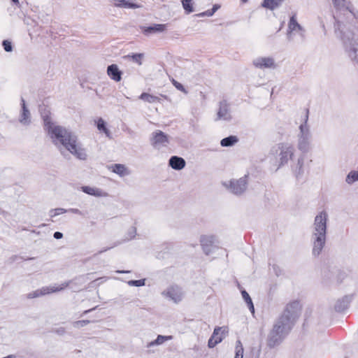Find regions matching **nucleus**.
<instances>
[{"label": "nucleus", "mask_w": 358, "mask_h": 358, "mask_svg": "<svg viewBox=\"0 0 358 358\" xmlns=\"http://www.w3.org/2000/svg\"><path fill=\"white\" fill-rule=\"evenodd\" d=\"M336 10L334 14L335 34L342 41L350 59L358 66V38L355 37L357 19L346 0H332Z\"/></svg>", "instance_id": "nucleus-1"}, {"label": "nucleus", "mask_w": 358, "mask_h": 358, "mask_svg": "<svg viewBox=\"0 0 358 358\" xmlns=\"http://www.w3.org/2000/svg\"><path fill=\"white\" fill-rule=\"evenodd\" d=\"M44 123V129L52 140V143L57 146L62 154V149L69 151L76 158L85 160L87 155L85 148L78 142L77 136L62 126L55 125L48 115H42Z\"/></svg>", "instance_id": "nucleus-2"}, {"label": "nucleus", "mask_w": 358, "mask_h": 358, "mask_svg": "<svg viewBox=\"0 0 358 358\" xmlns=\"http://www.w3.org/2000/svg\"><path fill=\"white\" fill-rule=\"evenodd\" d=\"M328 213L325 210L318 213L315 217L310 236L312 255L318 257L322 252L327 243Z\"/></svg>", "instance_id": "nucleus-3"}, {"label": "nucleus", "mask_w": 358, "mask_h": 358, "mask_svg": "<svg viewBox=\"0 0 358 358\" xmlns=\"http://www.w3.org/2000/svg\"><path fill=\"white\" fill-rule=\"evenodd\" d=\"M301 310V306L298 300L288 303L275 321L272 329L287 337L299 319Z\"/></svg>", "instance_id": "nucleus-4"}, {"label": "nucleus", "mask_w": 358, "mask_h": 358, "mask_svg": "<svg viewBox=\"0 0 358 358\" xmlns=\"http://www.w3.org/2000/svg\"><path fill=\"white\" fill-rule=\"evenodd\" d=\"M294 148L288 143H280L273 145L269 152V157L275 159L276 170L288 163L292 159Z\"/></svg>", "instance_id": "nucleus-5"}, {"label": "nucleus", "mask_w": 358, "mask_h": 358, "mask_svg": "<svg viewBox=\"0 0 358 358\" xmlns=\"http://www.w3.org/2000/svg\"><path fill=\"white\" fill-rule=\"evenodd\" d=\"M308 109L306 110L304 121L299 126V133L297 135L298 143L297 148L304 155L307 153L310 147L311 133L309 126L308 125Z\"/></svg>", "instance_id": "nucleus-6"}, {"label": "nucleus", "mask_w": 358, "mask_h": 358, "mask_svg": "<svg viewBox=\"0 0 358 358\" xmlns=\"http://www.w3.org/2000/svg\"><path fill=\"white\" fill-rule=\"evenodd\" d=\"M248 177L247 175H245L239 179H232L229 182V185L224 183V185L234 194L237 196L241 195L247 189Z\"/></svg>", "instance_id": "nucleus-7"}, {"label": "nucleus", "mask_w": 358, "mask_h": 358, "mask_svg": "<svg viewBox=\"0 0 358 358\" xmlns=\"http://www.w3.org/2000/svg\"><path fill=\"white\" fill-rule=\"evenodd\" d=\"M294 32L299 33L301 39H304L306 31L303 27L297 22L296 13L292 14L288 23L287 38L289 41L293 40V34Z\"/></svg>", "instance_id": "nucleus-8"}, {"label": "nucleus", "mask_w": 358, "mask_h": 358, "mask_svg": "<svg viewBox=\"0 0 358 358\" xmlns=\"http://www.w3.org/2000/svg\"><path fill=\"white\" fill-rule=\"evenodd\" d=\"M70 281H68L62 283L59 287H43L41 289H36L27 294V297L28 299H34L50 293L59 292L64 289L65 287H68Z\"/></svg>", "instance_id": "nucleus-9"}, {"label": "nucleus", "mask_w": 358, "mask_h": 358, "mask_svg": "<svg viewBox=\"0 0 358 358\" xmlns=\"http://www.w3.org/2000/svg\"><path fill=\"white\" fill-rule=\"evenodd\" d=\"M150 143L155 148L159 149L169 143V136L161 130H157L152 133Z\"/></svg>", "instance_id": "nucleus-10"}, {"label": "nucleus", "mask_w": 358, "mask_h": 358, "mask_svg": "<svg viewBox=\"0 0 358 358\" xmlns=\"http://www.w3.org/2000/svg\"><path fill=\"white\" fill-rule=\"evenodd\" d=\"M200 243L203 252L208 255L213 253L216 248L215 243H217L216 236L213 235L206 236L203 235L200 238Z\"/></svg>", "instance_id": "nucleus-11"}, {"label": "nucleus", "mask_w": 358, "mask_h": 358, "mask_svg": "<svg viewBox=\"0 0 358 358\" xmlns=\"http://www.w3.org/2000/svg\"><path fill=\"white\" fill-rule=\"evenodd\" d=\"M232 116L231 115L230 105L227 100H222L219 103V108L217 113L215 121L224 120L227 122L231 121Z\"/></svg>", "instance_id": "nucleus-12"}, {"label": "nucleus", "mask_w": 358, "mask_h": 358, "mask_svg": "<svg viewBox=\"0 0 358 358\" xmlns=\"http://www.w3.org/2000/svg\"><path fill=\"white\" fill-rule=\"evenodd\" d=\"M285 338L286 337L283 336L279 332L271 329L266 339V345L271 349L274 348L280 345Z\"/></svg>", "instance_id": "nucleus-13"}, {"label": "nucleus", "mask_w": 358, "mask_h": 358, "mask_svg": "<svg viewBox=\"0 0 358 358\" xmlns=\"http://www.w3.org/2000/svg\"><path fill=\"white\" fill-rule=\"evenodd\" d=\"M253 65L260 69L275 68V60L271 57H259L253 60Z\"/></svg>", "instance_id": "nucleus-14"}, {"label": "nucleus", "mask_w": 358, "mask_h": 358, "mask_svg": "<svg viewBox=\"0 0 358 358\" xmlns=\"http://www.w3.org/2000/svg\"><path fill=\"white\" fill-rule=\"evenodd\" d=\"M162 294L173 301L175 303L180 302L182 299V292L178 286H171L162 292Z\"/></svg>", "instance_id": "nucleus-15"}, {"label": "nucleus", "mask_w": 358, "mask_h": 358, "mask_svg": "<svg viewBox=\"0 0 358 358\" xmlns=\"http://www.w3.org/2000/svg\"><path fill=\"white\" fill-rule=\"evenodd\" d=\"M166 29V25L164 24H152L150 26H140V29L145 36L162 33Z\"/></svg>", "instance_id": "nucleus-16"}, {"label": "nucleus", "mask_w": 358, "mask_h": 358, "mask_svg": "<svg viewBox=\"0 0 358 358\" xmlns=\"http://www.w3.org/2000/svg\"><path fill=\"white\" fill-rule=\"evenodd\" d=\"M353 299V295H346L343 296L341 299H339L337 300L335 306H334V310L338 313H342L346 310L349 306L350 302L352 301Z\"/></svg>", "instance_id": "nucleus-17"}, {"label": "nucleus", "mask_w": 358, "mask_h": 358, "mask_svg": "<svg viewBox=\"0 0 358 358\" xmlns=\"http://www.w3.org/2000/svg\"><path fill=\"white\" fill-rule=\"evenodd\" d=\"M185 165L186 162L181 157H178L176 155L171 156L169 160V166L176 171L182 170V169L185 168Z\"/></svg>", "instance_id": "nucleus-18"}, {"label": "nucleus", "mask_w": 358, "mask_h": 358, "mask_svg": "<svg viewBox=\"0 0 358 358\" xmlns=\"http://www.w3.org/2000/svg\"><path fill=\"white\" fill-rule=\"evenodd\" d=\"M108 76L115 82H119L122 79V72L119 69L117 64H113L107 67Z\"/></svg>", "instance_id": "nucleus-19"}, {"label": "nucleus", "mask_w": 358, "mask_h": 358, "mask_svg": "<svg viewBox=\"0 0 358 358\" xmlns=\"http://www.w3.org/2000/svg\"><path fill=\"white\" fill-rule=\"evenodd\" d=\"M304 155H301L298 159L297 163L295 166H293V171L294 173L296 178L299 180H301L304 174V169H303V164H304Z\"/></svg>", "instance_id": "nucleus-20"}, {"label": "nucleus", "mask_w": 358, "mask_h": 358, "mask_svg": "<svg viewBox=\"0 0 358 358\" xmlns=\"http://www.w3.org/2000/svg\"><path fill=\"white\" fill-rule=\"evenodd\" d=\"M21 106H22V112L20 117V122L24 125H29L31 122V117L30 112L27 108L25 101L23 98L21 99Z\"/></svg>", "instance_id": "nucleus-21"}, {"label": "nucleus", "mask_w": 358, "mask_h": 358, "mask_svg": "<svg viewBox=\"0 0 358 358\" xmlns=\"http://www.w3.org/2000/svg\"><path fill=\"white\" fill-rule=\"evenodd\" d=\"M222 327H215L213 335L208 340V345L210 348H214L217 344L221 343L223 340V337L222 336H218L220 332L222 331Z\"/></svg>", "instance_id": "nucleus-22"}, {"label": "nucleus", "mask_w": 358, "mask_h": 358, "mask_svg": "<svg viewBox=\"0 0 358 358\" xmlns=\"http://www.w3.org/2000/svg\"><path fill=\"white\" fill-rule=\"evenodd\" d=\"M136 228L135 227H131L128 229V231L127 234V236L126 237V238L124 240H123V242L127 241H129V240L134 238L136 236ZM122 243V241H117L113 245L99 251L98 254H101L102 252H104L111 248H113L115 246H117L118 245L121 244Z\"/></svg>", "instance_id": "nucleus-23"}, {"label": "nucleus", "mask_w": 358, "mask_h": 358, "mask_svg": "<svg viewBox=\"0 0 358 358\" xmlns=\"http://www.w3.org/2000/svg\"><path fill=\"white\" fill-rule=\"evenodd\" d=\"M95 124L97 127V129L100 132L103 133L109 139L113 138L112 134L107 127V124L103 118H98V120L95 121Z\"/></svg>", "instance_id": "nucleus-24"}, {"label": "nucleus", "mask_w": 358, "mask_h": 358, "mask_svg": "<svg viewBox=\"0 0 358 358\" xmlns=\"http://www.w3.org/2000/svg\"><path fill=\"white\" fill-rule=\"evenodd\" d=\"M115 3H114V5L117 7L125 8H132V9L138 8L141 7V5H139L136 3L132 2L130 0H115Z\"/></svg>", "instance_id": "nucleus-25"}, {"label": "nucleus", "mask_w": 358, "mask_h": 358, "mask_svg": "<svg viewBox=\"0 0 358 358\" xmlns=\"http://www.w3.org/2000/svg\"><path fill=\"white\" fill-rule=\"evenodd\" d=\"M283 1L284 0H264L262 3V6L271 10H273L280 7L282 4Z\"/></svg>", "instance_id": "nucleus-26"}, {"label": "nucleus", "mask_w": 358, "mask_h": 358, "mask_svg": "<svg viewBox=\"0 0 358 358\" xmlns=\"http://www.w3.org/2000/svg\"><path fill=\"white\" fill-rule=\"evenodd\" d=\"M238 142V138L236 136L230 135L222 138L220 141L222 147H231Z\"/></svg>", "instance_id": "nucleus-27"}, {"label": "nucleus", "mask_w": 358, "mask_h": 358, "mask_svg": "<svg viewBox=\"0 0 358 358\" xmlns=\"http://www.w3.org/2000/svg\"><path fill=\"white\" fill-rule=\"evenodd\" d=\"M241 292L242 297H243V300L245 301V303L247 304L249 310H250V312L252 314H254L255 313V307H254L252 300L251 297L250 296L249 294L245 289H242L241 291Z\"/></svg>", "instance_id": "nucleus-28"}, {"label": "nucleus", "mask_w": 358, "mask_h": 358, "mask_svg": "<svg viewBox=\"0 0 358 358\" xmlns=\"http://www.w3.org/2000/svg\"><path fill=\"white\" fill-rule=\"evenodd\" d=\"M112 168H113V169H112L113 172L119 175L121 177H123V176L129 174L127 167L123 164H115L112 166Z\"/></svg>", "instance_id": "nucleus-29"}, {"label": "nucleus", "mask_w": 358, "mask_h": 358, "mask_svg": "<svg viewBox=\"0 0 358 358\" xmlns=\"http://www.w3.org/2000/svg\"><path fill=\"white\" fill-rule=\"evenodd\" d=\"M171 338L172 337L171 336L158 335L155 340L148 343L147 348H151L154 345H161L164 343L165 341L171 339Z\"/></svg>", "instance_id": "nucleus-30"}, {"label": "nucleus", "mask_w": 358, "mask_h": 358, "mask_svg": "<svg viewBox=\"0 0 358 358\" xmlns=\"http://www.w3.org/2000/svg\"><path fill=\"white\" fill-rule=\"evenodd\" d=\"M82 191L89 195L101 196H102V192L98 188L91 187L90 186H83L81 187Z\"/></svg>", "instance_id": "nucleus-31"}, {"label": "nucleus", "mask_w": 358, "mask_h": 358, "mask_svg": "<svg viewBox=\"0 0 358 358\" xmlns=\"http://www.w3.org/2000/svg\"><path fill=\"white\" fill-rule=\"evenodd\" d=\"M139 99L145 102L150 103L159 102V101H160L159 97L152 95V94H148L147 92H143L140 95Z\"/></svg>", "instance_id": "nucleus-32"}, {"label": "nucleus", "mask_w": 358, "mask_h": 358, "mask_svg": "<svg viewBox=\"0 0 358 358\" xmlns=\"http://www.w3.org/2000/svg\"><path fill=\"white\" fill-rule=\"evenodd\" d=\"M358 181V171H351L345 178V182L348 185H352Z\"/></svg>", "instance_id": "nucleus-33"}, {"label": "nucleus", "mask_w": 358, "mask_h": 358, "mask_svg": "<svg viewBox=\"0 0 358 358\" xmlns=\"http://www.w3.org/2000/svg\"><path fill=\"white\" fill-rule=\"evenodd\" d=\"M127 58H131V60L138 64L139 66L142 65V59L144 57L143 53H132L126 56Z\"/></svg>", "instance_id": "nucleus-34"}, {"label": "nucleus", "mask_w": 358, "mask_h": 358, "mask_svg": "<svg viewBox=\"0 0 358 358\" xmlns=\"http://www.w3.org/2000/svg\"><path fill=\"white\" fill-rule=\"evenodd\" d=\"M182 5L186 13L189 14L194 11L192 0H182Z\"/></svg>", "instance_id": "nucleus-35"}, {"label": "nucleus", "mask_w": 358, "mask_h": 358, "mask_svg": "<svg viewBox=\"0 0 358 358\" xmlns=\"http://www.w3.org/2000/svg\"><path fill=\"white\" fill-rule=\"evenodd\" d=\"M243 348L240 341H236V352L234 358H243Z\"/></svg>", "instance_id": "nucleus-36"}, {"label": "nucleus", "mask_w": 358, "mask_h": 358, "mask_svg": "<svg viewBox=\"0 0 358 358\" xmlns=\"http://www.w3.org/2000/svg\"><path fill=\"white\" fill-rule=\"evenodd\" d=\"M127 284L129 286H133V287H142V286H144L145 284V279L131 280L127 282Z\"/></svg>", "instance_id": "nucleus-37"}, {"label": "nucleus", "mask_w": 358, "mask_h": 358, "mask_svg": "<svg viewBox=\"0 0 358 358\" xmlns=\"http://www.w3.org/2000/svg\"><path fill=\"white\" fill-rule=\"evenodd\" d=\"M2 46L4 50L7 52H10L13 51V44L9 40H3L2 41Z\"/></svg>", "instance_id": "nucleus-38"}, {"label": "nucleus", "mask_w": 358, "mask_h": 358, "mask_svg": "<svg viewBox=\"0 0 358 358\" xmlns=\"http://www.w3.org/2000/svg\"><path fill=\"white\" fill-rule=\"evenodd\" d=\"M67 212V210L62 208H58L55 209H52L50 211V215L51 217H55L57 215L65 213Z\"/></svg>", "instance_id": "nucleus-39"}, {"label": "nucleus", "mask_w": 358, "mask_h": 358, "mask_svg": "<svg viewBox=\"0 0 358 358\" xmlns=\"http://www.w3.org/2000/svg\"><path fill=\"white\" fill-rule=\"evenodd\" d=\"M90 322L88 320H78L73 322V325L76 328H80L86 326Z\"/></svg>", "instance_id": "nucleus-40"}, {"label": "nucleus", "mask_w": 358, "mask_h": 358, "mask_svg": "<svg viewBox=\"0 0 358 358\" xmlns=\"http://www.w3.org/2000/svg\"><path fill=\"white\" fill-rule=\"evenodd\" d=\"M172 83L173 85V86L178 90H180V92H182L185 94L187 93V92L186 91L185 87L182 85V84H181L180 83L176 81V80L173 79L172 80Z\"/></svg>", "instance_id": "nucleus-41"}, {"label": "nucleus", "mask_w": 358, "mask_h": 358, "mask_svg": "<svg viewBox=\"0 0 358 358\" xmlns=\"http://www.w3.org/2000/svg\"><path fill=\"white\" fill-rule=\"evenodd\" d=\"M213 15H214V13H213L211 9H210V10H207L203 13H201L198 14L197 15L199 17H204V16L210 17V16H213Z\"/></svg>", "instance_id": "nucleus-42"}, {"label": "nucleus", "mask_w": 358, "mask_h": 358, "mask_svg": "<svg viewBox=\"0 0 358 358\" xmlns=\"http://www.w3.org/2000/svg\"><path fill=\"white\" fill-rule=\"evenodd\" d=\"M67 212H71L72 213H74V214H78V215H83V213L78 208H69V210H67Z\"/></svg>", "instance_id": "nucleus-43"}, {"label": "nucleus", "mask_w": 358, "mask_h": 358, "mask_svg": "<svg viewBox=\"0 0 358 358\" xmlns=\"http://www.w3.org/2000/svg\"><path fill=\"white\" fill-rule=\"evenodd\" d=\"M53 237L57 240L61 239L63 238V234L60 231H55L53 234Z\"/></svg>", "instance_id": "nucleus-44"}, {"label": "nucleus", "mask_w": 358, "mask_h": 358, "mask_svg": "<svg viewBox=\"0 0 358 358\" xmlns=\"http://www.w3.org/2000/svg\"><path fill=\"white\" fill-rule=\"evenodd\" d=\"M54 331L59 335H63L65 333V329L64 327H59L55 329Z\"/></svg>", "instance_id": "nucleus-45"}, {"label": "nucleus", "mask_w": 358, "mask_h": 358, "mask_svg": "<svg viewBox=\"0 0 358 358\" xmlns=\"http://www.w3.org/2000/svg\"><path fill=\"white\" fill-rule=\"evenodd\" d=\"M220 5H218V4H214V5L213 6V8H211V10H212L213 13H215V12H216L219 8H220Z\"/></svg>", "instance_id": "nucleus-46"}, {"label": "nucleus", "mask_w": 358, "mask_h": 358, "mask_svg": "<svg viewBox=\"0 0 358 358\" xmlns=\"http://www.w3.org/2000/svg\"><path fill=\"white\" fill-rule=\"evenodd\" d=\"M0 215L6 217L8 215V213L0 208Z\"/></svg>", "instance_id": "nucleus-47"}, {"label": "nucleus", "mask_w": 358, "mask_h": 358, "mask_svg": "<svg viewBox=\"0 0 358 358\" xmlns=\"http://www.w3.org/2000/svg\"><path fill=\"white\" fill-rule=\"evenodd\" d=\"M117 273H129V271H117Z\"/></svg>", "instance_id": "nucleus-48"}, {"label": "nucleus", "mask_w": 358, "mask_h": 358, "mask_svg": "<svg viewBox=\"0 0 358 358\" xmlns=\"http://www.w3.org/2000/svg\"><path fill=\"white\" fill-rule=\"evenodd\" d=\"M13 3H14L15 5L19 4V0H10Z\"/></svg>", "instance_id": "nucleus-49"}, {"label": "nucleus", "mask_w": 358, "mask_h": 358, "mask_svg": "<svg viewBox=\"0 0 358 358\" xmlns=\"http://www.w3.org/2000/svg\"><path fill=\"white\" fill-rule=\"evenodd\" d=\"M93 309H89V310H85L83 312V314L85 315V314H87L88 313L91 312Z\"/></svg>", "instance_id": "nucleus-50"}, {"label": "nucleus", "mask_w": 358, "mask_h": 358, "mask_svg": "<svg viewBox=\"0 0 358 358\" xmlns=\"http://www.w3.org/2000/svg\"><path fill=\"white\" fill-rule=\"evenodd\" d=\"M241 3H245L248 1V0H241Z\"/></svg>", "instance_id": "nucleus-51"}, {"label": "nucleus", "mask_w": 358, "mask_h": 358, "mask_svg": "<svg viewBox=\"0 0 358 358\" xmlns=\"http://www.w3.org/2000/svg\"><path fill=\"white\" fill-rule=\"evenodd\" d=\"M101 279H102V278H97V279L96 280V281L99 280H101ZM94 282H95V280H94V281H92V283H94Z\"/></svg>", "instance_id": "nucleus-52"}, {"label": "nucleus", "mask_w": 358, "mask_h": 358, "mask_svg": "<svg viewBox=\"0 0 358 358\" xmlns=\"http://www.w3.org/2000/svg\"><path fill=\"white\" fill-rule=\"evenodd\" d=\"M34 259V257H31V258H29L28 259L31 260V259Z\"/></svg>", "instance_id": "nucleus-53"}, {"label": "nucleus", "mask_w": 358, "mask_h": 358, "mask_svg": "<svg viewBox=\"0 0 358 358\" xmlns=\"http://www.w3.org/2000/svg\"><path fill=\"white\" fill-rule=\"evenodd\" d=\"M257 358H258V357H257Z\"/></svg>", "instance_id": "nucleus-54"}]
</instances>
